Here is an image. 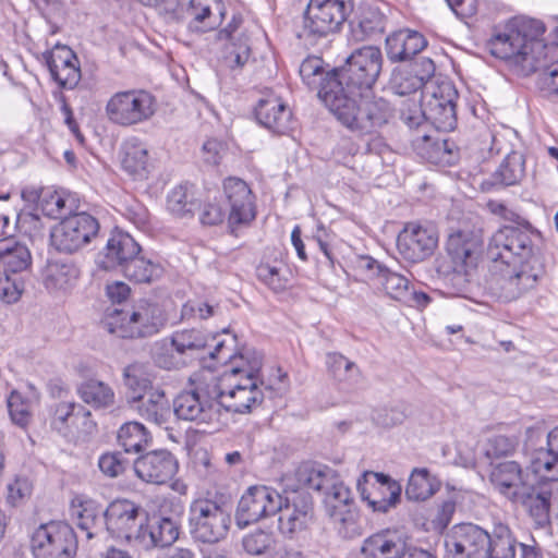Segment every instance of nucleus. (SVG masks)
<instances>
[{"instance_id":"1","label":"nucleus","mask_w":558,"mask_h":558,"mask_svg":"<svg viewBox=\"0 0 558 558\" xmlns=\"http://www.w3.org/2000/svg\"><path fill=\"white\" fill-rule=\"evenodd\" d=\"M542 234L534 229L504 227L489 239L487 257L508 299H517L536 287L544 274L538 243Z\"/></svg>"},{"instance_id":"2","label":"nucleus","mask_w":558,"mask_h":558,"mask_svg":"<svg viewBox=\"0 0 558 558\" xmlns=\"http://www.w3.org/2000/svg\"><path fill=\"white\" fill-rule=\"evenodd\" d=\"M544 32L541 21L515 16L494 28L487 47L494 57L506 61L523 75L543 70L544 84L547 86L548 69L556 61L548 64L554 59L555 47L543 41Z\"/></svg>"},{"instance_id":"3","label":"nucleus","mask_w":558,"mask_h":558,"mask_svg":"<svg viewBox=\"0 0 558 558\" xmlns=\"http://www.w3.org/2000/svg\"><path fill=\"white\" fill-rule=\"evenodd\" d=\"M296 481L324 496L326 515L339 524L338 531L343 538H353L361 534L360 511L352 490L340 480L338 471L331 466L308 460L295 470Z\"/></svg>"},{"instance_id":"4","label":"nucleus","mask_w":558,"mask_h":558,"mask_svg":"<svg viewBox=\"0 0 558 558\" xmlns=\"http://www.w3.org/2000/svg\"><path fill=\"white\" fill-rule=\"evenodd\" d=\"M329 85L340 87L331 81ZM341 88L328 87L322 92V100L336 118L349 130L361 135L372 134L393 118L395 110L383 97L374 96L371 90L355 95L342 94Z\"/></svg>"},{"instance_id":"5","label":"nucleus","mask_w":558,"mask_h":558,"mask_svg":"<svg viewBox=\"0 0 558 558\" xmlns=\"http://www.w3.org/2000/svg\"><path fill=\"white\" fill-rule=\"evenodd\" d=\"M177 353L182 354L189 364L194 361L209 372H216L223 363L234 357L242 343L229 327L210 332L202 328H184L170 336Z\"/></svg>"},{"instance_id":"6","label":"nucleus","mask_w":558,"mask_h":558,"mask_svg":"<svg viewBox=\"0 0 558 558\" xmlns=\"http://www.w3.org/2000/svg\"><path fill=\"white\" fill-rule=\"evenodd\" d=\"M231 523L227 497L201 498L191 502L189 533L194 543L214 545L227 536Z\"/></svg>"},{"instance_id":"7","label":"nucleus","mask_w":558,"mask_h":558,"mask_svg":"<svg viewBox=\"0 0 558 558\" xmlns=\"http://www.w3.org/2000/svg\"><path fill=\"white\" fill-rule=\"evenodd\" d=\"M383 65V54L378 47L365 46L353 51L347 59L345 64L338 71V76H331L322 92L330 89L339 90V87H331L329 83H339L342 94L355 95L359 92L371 90L377 81Z\"/></svg>"},{"instance_id":"8","label":"nucleus","mask_w":558,"mask_h":558,"mask_svg":"<svg viewBox=\"0 0 558 558\" xmlns=\"http://www.w3.org/2000/svg\"><path fill=\"white\" fill-rule=\"evenodd\" d=\"M280 499L278 530L284 539L296 541L313 522V496L307 487L295 480V483L282 487Z\"/></svg>"},{"instance_id":"9","label":"nucleus","mask_w":558,"mask_h":558,"mask_svg":"<svg viewBox=\"0 0 558 558\" xmlns=\"http://www.w3.org/2000/svg\"><path fill=\"white\" fill-rule=\"evenodd\" d=\"M352 10V0H310L299 37L310 44H316L336 34Z\"/></svg>"},{"instance_id":"10","label":"nucleus","mask_w":558,"mask_h":558,"mask_svg":"<svg viewBox=\"0 0 558 558\" xmlns=\"http://www.w3.org/2000/svg\"><path fill=\"white\" fill-rule=\"evenodd\" d=\"M29 547L34 558H75L78 538L65 520H50L33 530Z\"/></svg>"},{"instance_id":"11","label":"nucleus","mask_w":558,"mask_h":558,"mask_svg":"<svg viewBox=\"0 0 558 558\" xmlns=\"http://www.w3.org/2000/svg\"><path fill=\"white\" fill-rule=\"evenodd\" d=\"M356 489L373 513L386 514L402 501L401 483L386 472L363 471L356 480Z\"/></svg>"},{"instance_id":"12","label":"nucleus","mask_w":558,"mask_h":558,"mask_svg":"<svg viewBox=\"0 0 558 558\" xmlns=\"http://www.w3.org/2000/svg\"><path fill=\"white\" fill-rule=\"evenodd\" d=\"M157 110L156 98L144 89L114 93L106 104V116L120 126H133L153 118Z\"/></svg>"},{"instance_id":"13","label":"nucleus","mask_w":558,"mask_h":558,"mask_svg":"<svg viewBox=\"0 0 558 558\" xmlns=\"http://www.w3.org/2000/svg\"><path fill=\"white\" fill-rule=\"evenodd\" d=\"M32 265V254L27 243L16 236L7 235L2 230V301L16 302L24 291V280L21 274Z\"/></svg>"},{"instance_id":"14","label":"nucleus","mask_w":558,"mask_h":558,"mask_svg":"<svg viewBox=\"0 0 558 558\" xmlns=\"http://www.w3.org/2000/svg\"><path fill=\"white\" fill-rule=\"evenodd\" d=\"M545 471H535L532 464L525 469L517 461H501L492 463L489 472V482L494 489L501 496L513 502L520 497L522 492L529 489L531 485L546 484L549 478L544 477Z\"/></svg>"},{"instance_id":"15","label":"nucleus","mask_w":558,"mask_h":558,"mask_svg":"<svg viewBox=\"0 0 558 558\" xmlns=\"http://www.w3.org/2000/svg\"><path fill=\"white\" fill-rule=\"evenodd\" d=\"M107 532L117 539L140 544L149 513L140 504L129 499H114L105 508Z\"/></svg>"},{"instance_id":"16","label":"nucleus","mask_w":558,"mask_h":558,"mask_svg":"<svg viewBox=\"0 0 558 558\" xmlns=\"http://www.w3.org/2000/svg\"><path fill=\"white\" fill-rule=\"evenodd\" d=\"M251 351H258L255 347L242 343L234 357L223 363L221 373L217 377L213 392L219 409L227 413L236 414L235 407L244 403L248 395V385L245 384L244 374L233 375L231 367L241 362H246Z\"/></svg>"},{"instance_id":"17","label":"nucleus","mask_w":558,"mask_h":558,"mask_svg":"<svg viewBox=\"0 0 558 558\" xmlns=\"http://www.w3.org/2000/svg\"><path fill=\"white\" fill-rule=\"evenodd\" d=\"M489 532L473 522L453 524L444 534L445 558H487Z\"/></svg>"},{"instance_id":"18","label":"nucleus","mask_w":558,"mask_h":558,"mask_svg":"<svg viewBox=\"0 0 558 558\" xmlns=\"http://www.w3.org/2000/svg\"><path fill=\"white\" fill-rule=\"evenodd\" d=\"M483 243L482 230L475 227L463 226L449 232L446 251L456 274L472 275L478 265Z\"/></svg>"},{"instance_id":"19","label":"nucleus","mask_w":558,"mask_h":558,"mask_svg":"<svg viewBox=\"0 0 558 558\" xmlns=\"http://www.w3.org/2000/svg\"><path fill=\"white\" fill-rule=\"evenodd\" d=\"M280 492L266 485H251L241 496L234 514L238 529L243 530L259 520L275 515L281 509Z\"/></svg>"},{"instance_id":"20","label":"nucleus","mask_w":558,"mask_h":558,"mask_svg":"<svg viewBox=\"0 0 558 558\" xmlns=\"http://www.w3.org/2000/svg\"><path fill=\"white\" fill-rule=\"evenodd\" d=\"M251 352L246 362L240 361V364L231 367L233 375L244 374L245 384L248 385V395L245 402L234 408L236 414H251L262 407L267 398L274 399L278 396V390L266 384L263 374L264 353L262 351Z\"/></svg>"},{"instance_id":"21","label":"nucleus","mask_w":558,"mask_h":558,"mask_svg":"<svg viewBox=\"0 0 558 558\" xmlns=\"http://www.w3.org/2000/svg\"><path fill=\"white\" fill-rule=\"evenodd\" d=\"M99 231L98 220L87 214L77 213L62 219L51 231V244L63 253L82 250L95 239Z\"/></svg>"},{"instance_id":"22","label":"nucleus","mask_w":558,"mask_h":558,"mask_svg":"<svg viewBox=\"0 0 558 558\" xmlns=\"http://www.w3.org/2000/svg\"><path fill=\"white\" fill-rule=\"evenodd\" d=\"M421 96L428 104L429 119L437 130L447 132L456 128L458 94L452 83L434 84L430 82L425 85Z\"/></svg>"},{"instance_id":"23","label":"nucleus","mask_w":558,"mask_h":558,"mask_svg":"<svg viewBox=\"0 0 558 558\" xmlns=\"http://www.w3.org/2000/svg\"><path fill=\"white\" fill-rule=\"evenodd\" d=\"M222 190L228 206V225L232 231L248 226L256 217L255 197L247 183L236 177L223 180Z\"/></svg>"},{"instance_id":"24","label":"nucleus","mask_w":558,"mask_h":558,"mask_svg":"<svg viewBox=\"0 0 558 558\" xmlns=\"http://www.w3.org/2000/svg\"><path fill=\"white\" fill-rule=\"evenodd\" d=\"M132 469L141 481L162 485L178 473L179 462L168 449H155L140 454L133 461Z\"/></svg>"},{"instance_id":"25","label":"nucleus","mask_w":558,"mask_h":558,"mask_svg":"<svg viewBox=\"0 0 558 558\" xmlns=\"http://www.w3.org/2000/svg\"><path fill=\"white\" fill-rule=\"evenodd\" d=\"M438 244L435 228L418 223H408L399 233L397 246L402 257L418 263L429 257Z\"/></svg>"},{"instance_id":"26","label":"nucleus","mask_w":558,"mask_h":558,"mask_svg":"<svg viewBox=\"0 0 558 558\" xmlns=\"http://www.w3.org/2000/svg\"><path fill=\"white\" fill-rule=\"evenodd\" d=\"M168 323L167 316H102L100 324L121 339H138L158 333Z\"/></svg>"},{"instance_id":"27","label":"nucleus","mask_w":558,"mask_h":558,"mask_svg":"<svg viewBox=\"0 0 558 558\" xmlns=\"http://www.w3.org/2000/svg\"><path fill=\"white\" fill-rule=\"evenodd\" d=\"M216 397L203 388L182 391L173 400V414L178 420L208 423L215 413Z\"/></svg>"},{"instance_id":"28","label":"nucleus","mask_w":558,"mask_h":558,"mask_svg":"<svg viewBox=\"0 0 558 558\" xmlns=\"http://www.w3.org/2000/svg\"><path fill=\"white\" fill-rule=\"evenodd\" d=\"M219 37L228 40L223 54L226 65L231 70L242 69L252 54L248 29L242 16L233 15L230 23L220 31Z\"/></svg>"},{"instance_id":"29","label":"nucleus","mask_w":558,"mask_h":558,"mask_svg":"<svg viewBox=\"0 0 558 558\" xmlns=\"http://www.w3.org/2000/svg\"><path fill=\"white\" fill-rule=\"evenodd\" d=\"M373 283L377 288L383 289L390 299L416 311H424L432 301L430 296L425 292L411 290L408 278L388 268L379 270Z\"/></svg>"},{"instance_id":"30","label":"nucleus","mask_w":558,"mask_h":558,"mask_svg":"<svg viewBox=\"0 0 558 558\" xmlns=\"http://www.w3.org/2000/svg\"><path fill=\"white\" fill-rule=\"evenodd\" d=\"M46 63L53 81L62 88L72 89L81 80L80 62L71 48L56 45L47 54Z\"/></svg>"},{"instance_id":"31","label":"nucleus","mask_w":558,"mask_h":558,"mask_svg":"<svg viewBox=\"0 0 558 558\" xmlns=\"http://www.w3.org/2000/svg\"><path fill=\"white\" fill-rule=\"evenodd\" d=\"M407 537L397 530L384 529L367 536L360 547L361 558H401Z\"/></svg>"},{"instance_id":"32","label":"nucleus","mask_w":558,"mask_h":558,"mask_svg":"<svg viewBox=\"0 0 558 558\" xmlns=\"http://www.w3.org/2000/svg\"><path fill=\"white\" fill-rule=\"evenodd\" d=\"M180 533L181 524L178 520L170 515L154 513L144 525L140 545L145 549L170 547L179 539Z\"/></svg>"},{"instance_id":"33","label":"nucleus","mask_w":558,"mask_h":558,"mask_svg":"<svg viewBox=\"0 0 558 558\" xmlns=\"http://www.w3.org/2000/svg\"><path fill=\"white\" fill-rule=\"evenodd\" d=\"M257 121L269 131L286 134L293 129L290 108L277 96H268L258 101L255 110Z\"/></svg>"},{"instance_id":"34","label":"nucleus","mask_w":558,"mask_h":558,"mask_svg":"<svg viewBox=\"0 0 558 558\" xmlns=\"http://www.w3.org/2000/svg\"><path fill=\"white\" fill-rule=\"evenodd\" d=\"M120 162L122 169L135 180L147 179L153 167L147 145L137 137L122 143Z\"/></svg>"},{"instance_id":"35","label":"nucleus","mask_w":558,"mask_h":558,"mask_svg":"<svg viewBox=\"0 0 558 558\" xmlns=\"http://www.w3.org/2000/svg\"><path fill=\"white\" fill-rule=\"evenodd\" d=\"M140 252V245L130 234L116 231L111 234L105 247L104 258L100 262L101 267L107 270L116 268L122 270Z\"/></svg>"},{"instance_id":"36","label":"nucleus","mask_w":558,"mask_h":558,"mask_svg":"<svg viewBox=\"0 0 558 558\" xmlns=\"http://www.w3.org/2000/svg\"><path fill=\"white\" fill-rule=\"evenodd\" d=\"M187 14L191 29L208 32L221 24L226 7L222 0H191Z\"/></svg>"},{"instance_id":"37","label":"nucleus","mask_w":558,"mask_h":558,"mask_svg":"<svg viewBox=\"0 0 558 558\" xmlns=\"http://www.w3.org/2000/svg\"><path fill=\"white\" fill-rule=\"evenodd\" d=\"M78 278V269L70 262L48 260L41 270V282L50 294L65 293Z\"/></svg>"},{"instance_id":"38","label":"nucleus","mask_w":558,"mask_h":558,"mask_svg":"<svg viewBox=\"0 0 558 558\" xmlns=\"http://www.w3.org/2000/svg\"><path fill=\"white\" fill-rule=\"evenodd\" d=\"M47 421L52 430L62 436L71 432V425L78 417H88L90 412L82 404L74 401H52L47 405Z\"/></svg>"},{"instance_id":"39","label":"nucleus","mask_w":558,"mask_h":558,"mask_svg":"<svg viewBox=\"0 0 558 558\" xmlns=\"http://www.w3.org/2000/svg\"><path fill=\"white\" fill-rule=\"evenodd\" d=\"M539 485H531L512 504L521 505L541 526L550 520L551 490Z\"/></svg>"},{"instance_id":"40","label":"nucleus","mask_w":558,"mask_h":558,"mask_svg":"<svg viewBox=\"0 0 558 558\" xmlns=\"http://www.w3.org/2000/svg\"><path fill=\"white\" fill-rule=\"evenodd\" d=\"M427 45L424 36L415 31L401 29L386 38V49L391 61H403L421 52Z\"/></svg>"},{"instance_id":"41","label":"nucleus","mask_w":558,"mask_h":558,"mask_svg":"<svg viewBox=\"0 0 558 558\" xmlns=\"http://www.w3.org/2000/svg\"><path fill=\"white\" fill-rule=\"evenodd\" d=\"M123 383L128 389V403L134 405L140 403L146 395L155 390L153 386L151 375L148 367L143 363H131L123 368Z\"/></svg>"},{"instance_id":"42","label":"nucleus","mask_w":558,"mask_h":558,"mask_svg":"<svg viewBox=\"0 0 558 558\" xmlns=\"http://www.w3.org/2000/svg\"><path fill=\"white\" fill-rule=\"evenodd\" d=\"M441 486L440 480L428 468H414L409 476L404 495L410 501H425Z\"/></svg>"},{"instance_id":"43","label":"nucleus","mask_w":558,"mask_h":558,"mask_svg":"<svg viewBox=\"0 0 558 558\" xmlns=\"http://www.w3.org/2000/svg\"><path fill=\"white\" fill-rule=\"evenodd\" d=\"M76 517L77 527L86 532L87 539H93L107 531L105 509L94 499H80Z\"/></svg>"},{"instance_id":"44","label":"nucleus","mask_w":558,"mask_h":558,"mask_svg":"<svg viewBox=\"0 0 558 558\" xmlns=\"http://www.w3.org/2000/svg\"><path fill=\"white\" fill-rule=\"evenodd\" d=\"M117 441L124 453L142 454L151 444L153 437L148 428L138 421L124 422L117 432Z\"/></svg>"},{"instance_id":"45","label":"nucleus","mask_w":558,"mask_h":558,"mask_svg":"<svg viewBox=\"0 0 558 558\" xmlns=\"http://www.w3.org/2000/svg\"><path fill=\"white\" fill-rule=\"evenodd\" d=\"M147 396L146 402L142 400L132 407L138 411L143 418L161 427L171 415L170 401L161 388L151 390Z\"/></svg>"},{"instance_id":"46","label":"nucleus","mask_w":558,"mask_h":558,"mask_svg":"<svg viewBox=\"0 0 558 558\" xmlns=\"http://www.w3.org/2000/svg\"><path fill=\"white\" fill-rule=\"evenodd\" d=\"M76 392L83 402L94 409H104L114 403V392L105 381L97 378H87L76 388Z\"/></svg>"},{"instance_id":"47","label":"nucleus","mask_w":558,"mask_h":558,"mask_svg":"<svg viewBox=\"0 0 558 558\" xmlns=\"http://www.w3.org/2000/svg\"><path fill=\"white\" fill-rule=\"evenodd\" d=\"M546 448L538 450L532 465L534 470L545 471L544 477L550 482L558 481V426L547 433Z\"/></svg>"},{"instance_id":"48","label":"nucleus","mask_w":558,"mask_h":558,"mask_svg":"<svg viewBox=\"0 0 558 558\" xmlns=\"http://www.w3.org/2000/svg\"><path fill=\"white\" fill-rule=\"evenodd\" d=\"M418 153L433 163H452L456 159L454 144L446 138L433 140L428 135H423L415 142Z\"/></svg>"},{"instance_id":"49","label":"nucleus","mask_w":558,"mask_h":558,"mask_svg":"<svg viewBox=\"0 0 558 558\" xmlns=\"http://www.w3.org/2000/svg\"><path fill=\"white\" fill-rule=\"evenodd\" d=\"M131 281L138 283H150L158 280L163 274L160 263L153 259L134 255V257L121 270Z\"/></svg>"},{"instance_id":"50","label":"nucleus","mask_w":558,"mask_h":558,"mask_svg":"<svg viewBox=\"0 0 558 558\" xmlns=\"http://www.w3.org/2000/svg\"><path fill=\"white\" fill-rule=\"evenodd\" d=\"M490 544L487 558H515L519 543L513 536L510 527L504 523L495 525L493 533H489Z\"/></svg>"},{"instance_id":"51","label":"nucleus","mask_w":558,"mask_h":558,"mask_svg":"<svg viewBox=\"0 0 558 558\" xmlns=\"http://www.w3.org/2000/svg\"><path fill=\"white\" fill-rule=\"evenodd\" d=\"M276 537L271 527L255 526L242 536L241 546L248 556L265 558Z\"/></svg>"},{"instance_id":"52","label":"nucleus","mask_w":558,"mask_h":558,"mask_svg":"<svg viewBox=\"0 0 558 558\" xmlns=\"http://www.w3.org/2000/svg\"><path fill=\"white\" fill-rule=\"evenodd\" d=\"M391 89L400 95H411L423 90L425 84L418 74V65L397 68L390 78Z\"/></svg>"},{"instance_id":"53","label":"nucleus","mask_w":558,"mask_h":558,"mask_svg":"<svg viewBox=\"0 0 558 558\" xmlns=\"http://www.w3.org/2000/svg\"><path fill=\"white\" fill-rule=\"evenodd\" d=\"M525 174V159L519 151L509 153L494 173V180L505 186L518 184Z\"/></svg>"},{"instance_id":"54","label":"nucleus","mask_w":558,"mask_h":558,"mask_svg":"<svg viewBox=\"0 0 558 558\" xmlns=\"http://www.w3.org/2000/svg\"><path fill=\"white\" fill-rule=\"evenodd\" d=\"M300 76L304 84L312 89H317V95L331 76H338V72L328 73L324 68L322 58L312 56L303 60L300 65Z\"/></svg>"},{"instance_id":"55","label":"nucleus","mask_w":558,"mask_h":558,"mask_svg":"<svg viewBox=\"0 0 558 558\" xmlns=\"http://www.w3.org/2000/svg\"><path fill=\"white\" fill-rule=\"evenodd\" d=\"M256 275L263 283L276 292L284 290L291 279V271L283 264H260L256 268Z\"/></svg>"},{"instance_id":"56","label":"nucleus","mask_w":558,"mask_h":558,"mask_svg":"<svg viewBox=\"0 0 558 558\" xmlns=\"http://www.w3.org/2000/svg\"><path fill=\"white\" fill-rule=\"evenodd\" d=\"M153 360L158 367L163 369H179L190 365L184 356L174 350L171 337L169 342L163 341L155 345Z\"/></svg>"},{"instance_id":"57","label":"nucleus","mask_w":558,"mask_h":558,"mask_svg":"<svg viewBox=\"0 0 558 558\" xmlns=\"http://www.w3.org/2000/svg\"><path fill=\"white\" fill-rule=\"evenodd\" d=\"M167 208L172 216L178 218L193 215L195 204L186 186L179 185L171 190L167 198Z\"/></svg>"},{"instance_id":"58","label":"nucleus","mask_w":558,"mask_h":558,"mask_svg":"<svg viewBox=\"0 0 558 558\" xmlns=\"http://www.w3.org/2000/svg\"><path fill=\"white\" fill-rule=\"evenodd\" d=\"M70 196L61 191H51L46 189L41 198L40 210L47 217L57 219L72 210Z\"/></svg>"},{"instance_id":"59","label":"nucleus","mask_w":558,"mask_h":558,"mask_svg":"<svg viewBox=\"0 0 558 558\" xmlns=\"http://www.w3.org/2000/svg\"><path fill=\"white\" fill-rule=\"evenodd\" d=\"M98 468L105 476L116 478L131 468V461L124 457V451H106L98 458Z\"/></svg>"},{"instance_id":"60","label":"nucleus","mask_w":558,"mask_h":558,"mask_svg":"<svg viewBox=\"0 0 558 558\" xmlns=\"http://www.w3.org/2000/svg\"><path fill=\"white\" fill-rule=\"evenodd\" d=\"M408 417L407 407L402 402L391 403L376 409L373 412V421L384 428H391L402 424Z\"/></svg>"},{"instance_id":"61","label":"nucleus","mask_w":558,"mask_h":558,"mask_svg":"<svg viewBox=\"0 0 558 558\" xmlns=\"http://www.w3.org/2000/svg\"><path fill=\"white\" fill-rule=\"evenodd\" d=\"M5 402L11 423L25 429L31 420V411L26 400L19 391L12 390Z\"/></svg>"},{"instance_id":"62","label":"nucleus","mask_w":558,"mask_h":558,"mask_svg":"<svg viewBox=\"0 0 558 558\" xmlns=\"http://www.w3.org/2000/svg\"><path fill=\"white\" fill-rule=\"evenodd\" d=\"M5 502L12 508L25 505L33 492V484L26 476H15V478L7 485Z\"/></svg>"},{"instance_id":"63","label":"nucleus","mask_w":558,"mask_h":558,"mask_svg":"<svg viewBox=\"0 0 558 558\" xmlns=\"http://www.w3.org/2000/svg\"><path fill=\"white\" fill-rule=\"evenodd\" d=\"M547 433L546 428L542 425H532L525 429L523 450L525 454L530 456V464H532L538 450L546 448Z\"/></svg>"},{"instance_id":"64","label":"nucleus","mask_w":558,"mask_h":558,"mask_svg":"<svg viewBox=\"0 0 558 558\" xmlns=\"http://www.w3.org/2000/svg\"><path fill=\"white\" fill-rule=\"evenodd\" d=\"M359 28L364 37H372L381 34L385 31V16L375 8H366L363 10L359 21Z\"/></svg>"}]
</instances>
